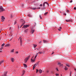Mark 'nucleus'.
<instances>
[{
  "mask_svg": "<svg viewBox=\"0 0 76 76\" xmlns=\"http://www.w3.org/2000/svg\"><path fill=\"white\" fill-rule=\"evenodd\" d=\"M47 13H48V12H46L44 14V15H47Z\"/></svg>",
  "mask_w": 76,
  "mask_h": 76,
  "instance_id": "obj_32",
  "label": "nucleus"
},
{
  "mask_svg": "<svg viewBox=\"0 0 76 76\" xmlns=\"http://www.w3.org/2000/svg\"><path fill=\"white\" fill-rule=\"evenodd\" d=\"M48 6H49V4H48Z\"/></svg>",
  "mask_w": 76,
  "mask_h": 76,
  "instance_id": "obj_58",
  "label": "nucleus"
},
{
  "mask_svg": "<svg viewBox=\"0 0 76 76\" xmlns=\"http://www.w3.org/2000/svg\"><path fill=\"white\" fill-rule=\"evenodd\" d=\"M25 71H23V73L22 75V76H23V75L25 74Z\"/></svg>",
  "mask_w": 76,
  "mask_h": 76,
  "instance_id": "obj_15",
  "label": "nucleus"
},
{
  "mask_svg": "<svg viewBox=\"0 0 76 76\" xmlns=\"http://www.w3.org/2000/svg\"><path fill=\"white\" fill-rule=\"evenodd\" d=\"M36 49H37V50H38V49L36 48Z\"/></svg>",
  "mask_w": 76,
  "mask_h": 76,
  "instance_id": "obj_56",
  "label": "nucleus"
},
{
  "mask_svg": "<svg viewBox=\"0 0 76 76\" xmlns=\"http://www.w3.org/2000/svg\"><path fill=\"white\" fill-rule=\"evenodd\" d=\"M39 63V61L37 62L35 64H34L36 66H37V65H38V63Z\"/></svg>",
  "mask_w": 76,
  "mask_h": 76,
  "instance_id": "obj_14",
  "label": "nucleus"
},
{
  "mask_svg": "<svg viewBox=\"0 0 76 76\" xmlns=\"http://www.w3.org/2000/svg\"><path fill=\"white\" fill-rule=\"evenodd\" d=\"M11 28H12L10 27V29H11Z\"/></svg>",
  "mask_w": 76,
  "mask_h": 76,
  "instance_id": "obj_50",
  "label": "nucleus"
},
{
  "mask_svg": "<svg viewBox=\"0 0 76 76\" xmlns=\"http://www.w3.org/2000/svg\"><path fill=\"white\" fill-rule=\"evenodd\" d=\"M70 3H72V2H73V1H72V0H71V1H70Z\"/></svg>",
  "mask_w": 76,
  "mask_h": 76,
  "instance_id": "obj_37",
  "label": "nucleus"
},
{
  "mask_svg": "<svg viewBox=\"0 0 76 76\" xmlns=\"http://www.w3.org/2000/svg\"><path fill=\"white\" fill-rule=\"evenodd\" d=\"M34 26H35V25H34Z\"/></svg>",
  "mask_w": 76,
  "mask_h": 76,
  "instance_id": "obj_63",
  "label": "nucleus"
},
{
  "mask_svg": "<svg viewBox=\"0 0 76 76\" xmlns=\"http://www.w3.org/2000/svg\"><path fill=\"white\" fill-rule=\"evenodd\" d=\"M7 72H5L4 74V76H7V75H7Z\"/></svg>",
  "mask_w": 76,
  "mask_h": 76,
  "instance_id": "obj_8",
  "label": "nucleus"
},
{
  "mask_svg": "<svg viewBox=\"0 0 76 76\" xmlns=\"http://www.w3.org/2000/svg\"><path fill=\"white\" fill-rule=\"evenodd\" d=\"M3 48H1V50H2V49H3Z\"/></svg>",
  "mask_w": 76,
  "mask_h": 76,
  "instance_id": "obj_53",
  "label": "nucleus"
},
{
  "mask_svg": "<svg viewBox=\"0 0 76 76\" xmlns=\"http://www.w3.org/2000/svg\"><path fill=\"white\" fill-rule=\"evenodd\" d=\"M1 32V31H0V33Z\"/></svg>",
  "mask_w": 76,
  "mask_h": 76,
  "instance_id": "obj_62",
  "label": "nucleus"
},
{
  "mask_svg": "<svg viewBox=\"0 0 76 76\" xmlns=\"http://www.w3.org/2000/svg\"><path fill=\"white\" fill-rule=\"evenodd\" d=\"M21 20L22 21V23L21 25V26H20V28H22V26H23V25L25 23V20H23L22 19Z\"/></svg>",
  "mask_w": 76,
  "mask_h": 76,
  "instance_id": "obj_2",
  "label": "nucleus"
},
{
  "mask_svg": "<svg viewBox=\"0 0 76 76\" xmlns=\"http://www.w3.org/2000/svg\"><path fill=\"white\" fill-rule=\"evenodd\" d=\"M15 60V59L13 58L11 59V61L12 62H14V61Z\"/></svg>",
  "mask_w": 76,
  "mask_h": 76,
  "instance_id": "obj_9",
  "label": "nucleus"
},
{
  "mask_svg": "<svg viewBox=\"0 0 76 76\" xmlns=\"http://www.w3.org/2000/svg\"><path fill=\"white\" fill-rule=\"evenodd\" d=\"M41 8L40 7H39V8H37V9H39Z\"/></svg>",
  "mask_w": 76,
  "mask_h": 76,
  "instance_id": "obj_42",
  "label": "nucleus"
},
{
  "mask_svg": "<svg viewBox=\"0 0 76 76\" xmlns=\"http://www.w3.org/2000/svg\"><path fill=\"white\" fill-rule=\"evenodd\" d=\"M66 22H70V21H71V20H66Z\"/></svg>",
  "mask_w": 76,
  "mask_h": 76,
  "instance_id": "obj_23",
  "label": "nucleus"
},
{
  "mask_svg": "<svg viewBox=\"0 0 76 76\" xmlns=\"http://www.w3.org/2000/svg\"><path fill=\"white\" fill-rule=\"evenodd\" d=\"M31 9L32 10H36V9H37V8H32Z\"/></svg>",
  "mask_w": 76,
  "mask_h": 76,
  "instance_id": "obj_16",
  "label": "nucleus"
},
{
  "mask_svg": "<svg viewBox=\"0 0 76 76\" xmlns=\"http://www.w3.org/2000/svg\"><path fill=\"white\" fill-rule=\"evenodd\" d=\"M42 53V52L39 51L37 53V54H41Z\"/></svg>",
  "mask_w": 76,
  "mask_h": 76,
  "instance_id": "obj_7",
  "label": "nucleus"
},
{
  "mask_svg": "<svg viewBox=\"0 0 76 76\" xmlns=\"http://www.w3.org/2000/svg\"><path fill=\"white\" fill-rule=\"evenodd\" d=\"M4 9H3V7H0V12L4 11Z\"/></svg>",
  "mask_w": 76,
  "mask_h": 76,
  "instance_id": "obj_3",
  "label": "nucleus"
},
{
  "mask_svg": "<svg viewBox=\"0 0 76 76\" xmlns=\"http://www.w3.org/2000/svg\"><path fill=\"white\" fill-rule=\"evenodd\" d=\"M64 15L65 16H66V14H64Z\"/></svg>",
  "mask_w": 76,
  "mask_h": 76,
  "instance_id": "obj_48",
  "label": "nucleus"
},
{
  "mask_svg": "<svg viewBox=\"0 0 76 76\" xmlns=\"http://www.w3.org/2000/svg\"><path fill=\"white\" fill-rule=\"evenodd\" d=\"M1 39H0V40Z\"/></svg>",
  "mask_w": 76,
  "mask_h": 76,
  "instance_id": "obj_64",
  "label": "nucleus"
},
{
  "mask_svg": "<svg viewBox=\"0 0 76 76\" xmlns=\"http://www.w3.org/2000/svg\"><path fill=\"white\" fill-rule=\"evenodd\" d=\"M60 28V29H61V27H60V28Z\"/></svg>",
  "mask_w": 76,
  "mask_h": 76,
  "instance_id": "obj_49",
  "label": "nucleus"
},
{
  "mask_svg": "<svg viewBox=\"0 0 76 76\" xmlns=\"http://www.w3.org/2000/svg\"><path fill=\"white\" fill-rule=\"evenodd\" d=\"M1 51H0V53H1Z\"/></svg>",
  "mask_w": 76,
  "mask_h": 76,
  "instance_id": "obj_59",
  "label": "nucleus"
},
{
  "mask_svg": "<svg viewBox=\"0 0 76 76\" xmlns=\"http://www.w3.org/2000/svg\"><path fill=\"white\" fill-rule=\"evenodd\" d=\"M43 41H44V43H46V42H47L46 40H43Z\"/></svg>",
  "mask_w": 76,
  "mask_h": 76,
  "instance_id": "obj_25",
  "label": "nucleus"
},
{
  "mask_svg": "<svg viewBox=\"0 0 76 76\" xmlns=\"http://www.w3.org/2000/svg\"><path fill=\"white\" fill-rule=\"evenodd\" d=\"M2 19H4L5 18H4V17L3 16H2L1 17Z\"/></svg>",
  "mask_w": 76,
  "mask_h": 76,
  "instance_id": "obj_22",
  "label": "nucleus"
},
{
  "mask_svg": "<svg viewBox=\"0 0 76 76\" xmlns=\"http://www.w3.org/2000/svg\"><path fill=\"white\" fill-rule=\"evenodd\" d=\"M61 63H60V62H59L58 63V65H59V67H60V66H62V65H63V64H61Z\"/></svg>",
  "mask_w": 76,
  "mask_h": 76,
  "instance_id": "obj_17",
  "label": "nucleus"
},
{
  "mask_svg": "<svg viewBox=\"0 0 76 76\" xmlns=\"http://www.w3.org/2000/svg\"><path fill=\"white\" fill-rule=\"evenodd\" d=\"M64 69H65V70H67V69H68V68H67V67L65 66Z\"/></svg>",
  "mask_w": 76,
  "mask_h": 76,
  "instance_id": "obj_19",
  "label": "nucleus"
},
{
  "mask_svg": "<svg viewBox=\"0 0 76 76\" xmlns=\"http://www.w3.org/2000/svg\"><path fill=\"white\" fill-rule=\"evenodd\" d=\"M27 30H25L24 31V32H27Z\"/></svg>",
  "mask_w": 76,
  "mask_h": 76,
  "instance_id": "obj_35",
  "label": "nucleus"
},
{
  "mask_svg": "<svg viewBox=\"0 0 76 76\" xmlns=\"http://www.w3.org/2000/svg\"><path fill=\"white\" fill-rule=\"evenodd\" d=\"M28 17H32V16L31 15H28Z\"/></svg>",
  "mask_w": 76,
  "mask_h": 76,
  "instance_id": "obj_24",
  "label": "nucleus"
},
{
  "mask_svg": "<svg viewBox=\"0 0 76 76\" xmlns=\"http://www.w3.org/2000/svg\"><path fill=\"white\" fill-rule=\"evenodd\" d=\"M36 66H37L35 65H34V66L33 67V70H34V69H35V67H36Z\"/></svg>",
  "mask_w": 76,
  "mask_h": 76,
  "instance_id": "obj_12",
  "label": "nucleus"
},
{
  "mask_svg": "<svg viewBox=\"0 0 76 76\" xmlns=\"http://www.w3.org/2000/svg\"><path fill=\"white\" fill-rule=\"evenodd\" d=\"M44 3L45 4H48V2H44Z\"/></svg>",
  "mask_w": 76,
  "mask_h": 76,
  "instance_id": "obj_29",
  "label": "nucleus"
},
{
  "mask_svg": "<svg viewBox=\"0 0 76 76\" xmlns=\"http://www.w3.org/2000/svg\"><path fill=\"white\" fill-rule=\"evenodd\" d=\"M41 42H42V41H40V42H39V43H41Z\"/></svg>",
  "mask_w": 76,
  "mask_h": 76,
  "instance_id": "obj_51",
  "label": "nucleus"
},
{
  "mask_svg": "<svg viewBox=\"0 0 76 76\" xmlns=\"http://www.w3.org/2000/svg\"><path fill=\"white\" fill-rule=\"evenodd\" d=\"M39 17L41 19H42V17H41V15H40L39 16Z\"/></svg>",
  "mask_w": 76,
  "mask_h": 76,
  "instance_id": "obj_33",
  "label": "nucleus"
},
{
  "mask_svg": "<svg viewBox=\"0 0 76 76\" xmlns=\"http://www.w3.org/2000/svg\"><path fill=\"white\" fill-rule=\"evenodd\" d=\"M11 18H12V16H11Z\"/></svg>",
  "mask_w": 76,
  "mask_h": 76,
  "instance_id": "obj_61",
  "label": "nucleus"
},
{
  "mask_svg": "<svg viewBox=\"0 0 76 76\" xmlns=\"http://www.w3.org/2000/svg\"><path fill=\"white\" fill-rule=\"evenodd\" d=\"M16 24V21H15V22L14 23V24L15 25Z\"/></svg>",
  "mask_w": 76,
  "mask_h": 76,
  "instance_id": "obj_36",
  "label": "nucleus"
},
{
  "mask_svg": "<svg viewBox=\"0 0 76 76\" xmlns=\"http://www.w3.org/2000/svg\"><path fill=\"white\" fill-rule=\"evenodd\" d=\"M61 76H62V74H61Z\"/></svg>",
  "mask_w": 76,
  "mask_h": 76,
  "instance_id": "obj_57",
  "label": "nucleus"
},
{
  "mask_svg": "<svg viewBox=\"0 0 76 76\" xmlns=\"http://www.w3.org/2000/svg\"><path fill=\"white\" fill-rule=\"evenodd\" d=\"M35 32V30H31V32L32 34H34V32Z\"/></svg>",
  "mask_w": 76,
  "mask_h": 76,
  "instance_id": "obj_10",
  "label": "nucleus"
},
{
  "mask_svg": "<svg viewBox=\"0 0 76 76\" xmlns=\"http://www.w3.org/2000/svg\"><path fill=\"white\" fill-rule=\"evenodd\" d=\"M58 30H59V31H61V29H60V28L58 29Z\"/></svg>",
  "mask_w": 76,
  "mask_h": 76,
  "instance_id": "obj_43",
  "label": "nucleus"
},
{
  "mask_svg": "<svg viewBox=\"0 0 76 76\" xmlns=\"http://www.w3.org/2000/svg\"><path fill=\"white\" fill-rule=\"evenodd\" d=\"M19 39H20V45L21 46V45H22V40H21L22 38H21V37H20L19 38V39H18V40H19Z\"/></svg>",
  "mask_w": 76,
  "mask_h": 76,
  "instance_id": "obj_5",
  "label": "nucleus"
},
{
  "mask_svg": "<svg viewBox=\"0 0 76 76\" xmlns=\"http://www.w3.org/2000/svg\"><path fill=\"white\" fill-rule=\"evenodd\" d=\"M37 55H38V54H37H37L36 55V56H35V58H36L37 57Z\"/></svg>",
  "mask_w": 76,
  "mask_h": 76,
  "instance_id": "obj_30",
  "label": "nucleus"
},
{
  "mask_svg": "<svg viewBox=\"0 0 76 76\" xmlns=\"http://www.w3.org/2000/svg\"><path fill=\"white\" fill-rule=\"evenodd\" d=\"M39 72L40 73H41L42 72V70H41V69H39Z\"/></svg>",
  "mask_w": 76,
  "mask_h": 76,
  "instance_id": "obj_13",
  "label": "nucleus"
},
{
  "mask_svg": "<svg viewBox=\"0 0 76 76\" xmlns=\"http://www.w3.org/2000/svg\"><path fill=\"white\" fill-rule=\"evenodd\" d=\"M49 72V71H47V73H48Z\"/></svg>",
  "mask_w": 76,
  "mask_h": 76,
  "instance_id": "obj_45",
  "label": "nucleus"
},
{
  "mask_svg": "<svg viewBox=\"0 0 76 76\" xmlns=\"http://www.w3.org/2000/svg\"><path fill=\"white\" fill-rule=\"evenodd\" d=\"M33 58V57H32V58H31V62L32 63H33V62H34V61H35V59L33 60L32 59V58Z\"/></svg>",
  "mask_w": 76,
  "mask_h": 76,
  "instance_id": "obj_6",
  "label": "nucleus"
},
{
  "mask_svg": "<svg viewBox=\"0 0 76 76\" xmlns=\"http://www.w3.org/2000/svg\"><path fill=\"white\" fill-rule=\"evenodd\" d=\"M45 4L44 2L43 5V8H44V7H45Z\"/></svg>",
  "mask_w": 76,
  "mask_h": 76,
  "instance_id": "obj_21",
  "label": "nucleus"
},
{
  "mask_svg": "<svg viewBox=\"0 0 76 76\" xmlns=\"http://www.w3.org/2000/svg\"><path fill=\"white\" fill-rule=\"evenodd\" d=\"M2 19V21L3 22L4 21V20H3V19Z\"/></svg>",
  "mask_w": 76,
  "mask_h": 76,
  "instance_id": "obj_44",
  "label": "nucleus"
},
{
  "mask_svg": "<svg viewBox=\"0 0 76 76\" xmlns=\"http://www.w3.org/2000/svg\"><path fill=\"white\" fill-rule=\"evenodd\" d=\"M38 72H39L38 69H36V73H38Z\"/></svg>",
  "mask_w": 76,
  "mask_h": 76,
  "instance_id": "obj_26",
  "label": "nucleus"
},
{
  "mask_svg": "<svg viewBox=\"0 0 76 76\" xmlns=\"http://www.w3.org/2000/svg\"><path fill=\"white\" fill-rule=\"evenodd\" d=\"M4 45H5V44L4 43H3V44H2L1 47H4Z\"/></svg>",
  "mask_w": 76,
  "mask_h": 76,
  "instance_id": "obj_18",
  "label": "nucleus"
},
{
  "mask_svg": "<svg viewBox=\"0 0 76 76\" xmlns=\"http://www.w3.org/2000/svg\"><path fill=\"white\" fill-rule=\"evenodd\" d=\"M24 67H27V65L25 64H23Z\"/></svg>",
  "mask_w": 76,
  "mask_h": 76,
  "instance_id": "obj_11",
  "label": "nucleus"
},
{
  "mask_svg": "<svg viewBox=\"0 0 76 76\" xmlns=\"http://www.w3.org/2000/svg\"><path fill=\"white\" fill-rule=\"evenodd\" d=\"M66 66H67L68 67H70V66H69V64H66Z\"/></svg>",
  "mask_w": 76,
  "mask_h": 76,
  "instance_id": "obj_28",
  "label": "nucleus"
},
{
  "mask_svg": "<svg viewBox=\"0 0 76 76\" xmlns=\"http://www.w3.org/2000/svg\"><path fill=\"white\" fill-rule=\"evenodd\" d=\"M67 12H69V10H67Z\"/></svg>",
  "mask_w": 76,
  "mask_h": 76,
  "instance_id": "obj_39",
  "label": "nucleus"
},
{
  "mask_svg": "<svg viewBox=\"0 0 76 76\" xmlns=\"http://www.w3.org/2000/svg\"><path fill=\"white\" fill-rule=\"evenodd\" d=\"M42 6V4H40V6L41 7V6Z\"/></svg>",
  "mask_w": 76,
  "mask_h": 76,
  "instance_id": "obj_47",
  "label": "nucleus"
},
{
  "mask_svg": "<svg viewBox=\"0 0 76 76\" xmlns=\"http://www.w3.org/2000/svg\"><path fill=\"white\" fill-rule=\"evenodd\" d=\"M30 56L29 55L28 57H27L26 58H25L24 60V63H26L27 62V61H28V60L30 58Z\"/></svg>",
  "mask_w": 76,
  "mask_h": 76,
  "instance_id": "obj_1",
  "label": "nucleus"
},
{
  "mask_svg": "<svg viewBox=\"0 0 76 76\" xmlns=\"http://www.w3.org/2000/svg\"><path fill=\"white\" fill-rule=\"evenodd\" d=\"M74 10H76V7H74Z\"/></svg>",
  "mask_w": 76,
  "mask_h": 76,
  "instance_id": "obj_41",
  "label": "nucleus"
},
{
  "mask_svg": "<svg viewBox=\"0 0 76 76\" xmlns=\"http://www.w3.org/2000/svg\"><path fill=\"white\" fill-rule=\"evenodd\" d=\"M54 53H53V52H52V54H53Z\"/></svg>",
  "mask_w": 76,
  "mask_h": 76,
  "instance_id": "obj_55",
  "label": "nucleus"
},
{
  "mask_svg": "<svg viewBox=\"0 0 76 76\" xmlns=\"http://www.w3.org/2000/svg\"><path fill=\"white\" fill-rule=\"evenodd\" d=\"M3 62H4V61H1L0 62V65L1 64H2V63H3Z\"/></svg>",
  "mask_w": 76,
  "mask_h": 76,
  "instance_id": "obj_20",
  "label": "nucleus"
},
{
  "mask_svg": "<svg viewBox=\"0 0 76 76\" xmlns=\"http://www.w3.org/2000/svg\"><path fill=\"white\" fill-rule=\"evenodd\" d=\"M11 52L12 53H13L14 52V49H13L12 51Z\"/></svg>",
  "mask_w": 76,
  "mask_h": 76,
  "instance_id": "obj_31",
  "label": "nucleus"
},
{
  "mask_svg": "<svg viewBox=\"0 0 76 76\" xmlns=\"http://www.w3.org/2000/svg\"><path fill=\"white\" fill-rule=\"evenodd\" d=\"M34 48H35V47H37V45H34Z\"/></svg>",
  "mask_w": 76,
  "mask_h": 76,
  "instance_id": "obj_27",
  "label": "nucleus"
},
{
  "mask_svg": "<svg viewBox=\"0 0 76 76\" xmlns=\"http://www.w3.org/2000/svg\"><path fill=\"white\" fill-rule=\"evenodd\" d=\"M71 74H72V72H71L70 73V76H71Z\"/></svg>",
  "mask_w": 76,
  "mask_h": 76,
  "instance_id": "obj_40",
  "label": "nucleus"
},
{
  "mask_svg": "<svg viewBox=\"0 0 76 76\" xmlns=\"http://www.w3.org/2000/svg\"><path fill=\"white\" fill-rule=\"evenodd\" d=\"M7 47V45H6L5 46V47Z\"/></svg>",
  "mask_w": 76,
  "mask_h": 76,
  "instance_id": "obj_52",
  "label": "nucleus"
},
{
  "mask_svg": "<svg viewBox=\"0 0 76 76\" xmlns=\"http://www.w3.org/2000/svg\"><path fill=\"white\" fill-rule=\"evenodd\" d=\"M29 25H24V26L23 27V28H28V27H29Z\"/></svg>",
  "mask_w": 76,
  "mask_h": 76,
  "instance_id": "obj_4",
  "label": "nucleus"
},
{
  "mask_svg": "<svg viewBox=\"0 0 76 76\" xmlns=\"http://www.w3.org/2000/svg\"><path fill=\"white\" fill-rule=\"evenodd\" d=\"M7 45V47H9V46H10V45L8 44Z\"/></svg>",
  "mask_w": 76,
  "mask_h": 76,
  "instance_id": "obj_34",
  "label": "nucleus"
},
{
  "mask_svg": "<svg viewBox=\"0 0 76 76\" xmlns=\"http://www.w3.org/2000/svg\"><path fill=\"white\" fill-rule=\"evenodd\" d=\"M16 53H17V54H18V52H16Z\"/></svg>",
  "mask_w": 76,
  "mask_h": 76,
  "instance_id": "obj_54",
  "label": "nucleus"
},
{
  "mask_svg": "<svg viewBox=\"0 0 76 76\" xmlns=\"http://www.w3.org/2000/svg\"><path fill=\"white\" fill-rule=\"evenodd\" d=\"M35 25H36V23H35Z\"/></svg>",
  "mask_w": 76,
  "mask_h": 76,
  "instance_id": "obj_60",
  "label": "nucleus"
},
{
  "mask_svg": "<svg viewBox=\"0 0 76 76\" xmlns=\"http://www.w3.org/2000/svg\"><path fill=\"white\" fill-rule=\"evenodd\" d=\"M56 76H58L59 75V74H56Z\"/></svg>",
  "mask_w": 76,
  "mask_h": 76,
  "instance_id": "obj_38",
  "label": "nucleus"
},
{
  "mask_svg": "<svg viewBox=\"0 0 76 76\" xmlns=\"http://www.w3.org/2000/svg\"><path fill=\"white\" fill-rule=\"evenodd\" d=\"M56 70L57 71H58V69H56Z\"/></svg>",
  "mask_w": 76,
  "mask_h": 76,
  "instance_id": "obj_46",
  "label": "nucleus"
}]
</instances>
